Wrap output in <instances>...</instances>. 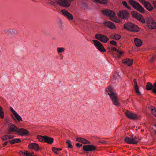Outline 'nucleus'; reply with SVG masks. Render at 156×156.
<instances>
[{"label":"nucleus","instance_id":"obj_27","mask_svg":"<svg viewBox=\"0 0 156 156\" xmlns=\"http://www.w3.org/2000/svg\"><path fill=\"white\" fill-rule=\"evenodd\" d=\"M13 115H14L15 118L18 121L20 122V121H22L21 118L17 112H16Z\"/></svg>","mask_w":156,"mask_h":156},{"label":"nucleus","instance_id":"obj_10","mask_svg":"<svg viewBox=\"0 0 156 156\" xmlns=\"http://www.w3.org/2000/svg\"><path fill=\"white\" fill-rule=\"evenodd\" d=\"M95 37L100 41L105 43L107 42L109 40L108 38L105 35L100 34H96Z\"/></svg>","mask_w":156,"mask_h":156},{"label":"nucleus","instance_id":"obj_12","mask_svg":"<svg viewBox=\"0 0 156 156\" xmlns=\"http://www.w3.org/2000/svg\"><path fill=\"white\" fill-rule=\"evenodd\" d=\"M146 89L147 90L152 89V91L156 94V82L153 85L151 83L148 82L146 86Z\"/></svg>","mask_w":156,"mask_h":156},{"label":"nucleus","instance_id":"obj_43","mask_svg":"<svg viewBox=\"0 0 156 156\" xmlns=\"http://www.w3.org/2000/svg\"><path fill=\"white\" fill-rule=\"evenodd\" d=\"M10 109L11 111L12 112L13 114H15L16 112L13 109V108L11 107H10Z\"/></svg>","mask_w":156,"mask_h":156},{"label":"nucleus","instance_id":"obj_39","mask_svg":"<svg viewBox=\"0 0 156 156\" xmlns=\"http://www.w3.org/2000/svg\"><path fill=\"white\" fill-rule=\"evenodd\" d=\"M110 44H111L116 46L117 45V43L116 41L113 40L111 41L110 42Z\"/></svg>","mask_w":156,"mask_h":156},{"label":"nucleus","instance_id":"obj_30","mask_svg":"<svg viewBox=\"0 0 156 156\" xmlns=\"http://www.w3.org/2000/svg\"><path fill=\"white\" fill-rule=\"evenodd\" d=\"M16 31L15 30L9 29V35L15 34H16Z\"/></svg>","mask_w":156,"mask_h":156},{"label":"nucleus","instance_id":"obj_48","mask_svg":"<svg viewBox=\"0 0 156 156\" xmlns=\"http://www.w3.org/2000/svg\"><path fill=\"white\" fill-rule=\"evenodd\" d=\"M9 29H5L2 32H5L6 33H7L8 34H9Z\"/></svg>","mask_w":156,"mask_h":156},{"label":"nucleus","instance_id":"obj_41","mask_svg":"<svg viewBox=\"0 0 156 156\" xmlns=\"http://www.w3.org/2000/svg\"><path fill=\"white\" fill-rule=\"evenodd\" d=\"M139 1L144 4V6L146 4L147 2V1H145L144 0H139Z\"/></svg>","mask_w":156,"mask_h":156},{"label":"nucleus","instance_id":"obj_52","mask_svg":"<svg viewBox=\"0 0 156 156\" xmlns=\"http://www.w3.org/2000/svg\"><path fill=\"white\" fill-rule=\"evenodd\" d=\"M51 4L53 5H54L55 4V3L54 2H51Z\"/></svg>","mask_w":156,"mask_h":156},{"label":"nucleus","instance_id":"obj_5","mask_svg":"<svg viewBox=\"0 0 156 156\" xmlns=\"http://www.w3.org/2000/svg\"><path fill=\"white\" fill-rule=\"evenodd\" d=\"M37 138L40 142H46L49 144H52L54 141L53 138L46 136H38Z\"/></svg>","mask_w":156,"mask_h":156},{"label":"nucleus","instance_id":"obj_54","mask_svg":"<svg viewBox=\"0 0 156 156\" xmlns=\"http://www.w3.org/2000/svg\"><path fill=\"white\" fill-rule=\"evenodd\" d=\"M132 137H133V135H131L130 138H132Z\"/></svg>","mask_w":156,"mask_h":156},{"label":"nucleus","instance_id":"obj_34","mask_svg":"<svg viewBox=\"0 0 156 156\" xmlns=\"http://www.w3.org/2000/svg\"><path fill=\"white\" fill-rule=\"evenodd\" d=\"M122 3L124 6L127 8L128 9H131V7L128 5L127 3L125 1H123Z\"/></svg>","mask_w":156,"mask_h":156},{"label":"nucleus","instance_id":"obj_2","mask_svg":"<svg viewBox=\"0 0 156 156\" xmlns=\"http://www.w3.org/2000/svg\"><path fill=\"white\" fill-rule=\"evenodd\" d=\"M106 91L112 100L113 105L118 106L119 105V103L117 94L113 92L112 88L110 86H108V90Z\"/></svg>","mask_w":156,"mask_h":156},{"label":"nucleus","instance_id":"obj_18","mask_svg":"<svg viewBox=\"0 0 156 156\" xmlns=\"http://www.w3.org/2000/svg\"><path fill=\"white\" fill-rule=\"evenodd\" d=\"M29 148L31 149H34L36 151H38L39 150V147L38 144L35 143H31L28 146Z\"/></svg>","mask_w":156,"mask_h":156},{"label":"nucleus","instance_id":"obj_4","mask_svg":"<svg viewBox=\"0 0 156 156\" xmlns=\"http://www.w3.org/2000/svg\"><path fill=\"white\" fill-rule=\"evenodd\" d=\"M123 27L125 29L132 32H137L139 30L137 26L131 23H125Z\"/></svg>","mask_w":156,"mask_h":156},{"label":"nucleus","instance_id":"obj_35","mask_svg":"<svg viewBox=\"0 0 156 156\" xmlns=\"http://www.w3.org/2000/svg\"><path fill=\"white\" fill-rule=\"evenodd\" d=\"M82 143H83L85 144H90V141L87 140H86L85 139H84L83 138V139H82Z\"/></svg>","mask_w":156,"mask_h":156},{"label":"nucleus","instance_id":"obj_51","mask_svg":"<svg viewBox=\"0 0 156 156\" xmlns=\"http://www.w3.org/2000/svg\"><path fill=\"white\" fill-rule=\"evenodd\" d=\"M101 142L103 144H105L106 143V141H102Z\"/></svg>","mask_w":156,"mask_h":156},{"label":"nucleus","instance_id":"obj_24","mask_svg":"<svg viewBox=\"0 0 156 156\" xmlns=\"http://www.w3.org/2000/svg\"><path fill=\"white\" fill-rule=\"evenodd\" d=\"M21 153L22 154L25 155V156H36L35 155H33L34 154V152H29L27 151H25L24 152L22 151Z\"/></svg>","mask_w":156,"mask_h":156},{"label":"nucleus","instance_id":"obj_40","mask_svg":"<svg viewBox=\"0 0 156 156\" xmlns=\"http://www.w3.org/2000/svg\"><path fill=\"white\" fill-rule=\"evenodd\" d=\"M83 138L81 137H78L76 138V140L77 142H79L82 143Z\"/></svg>","mask_w":156,"mask_h":156},{"label":"nucleus","instance_id":"obj_22","mask_svg":"<svg viewBox=\"0 0 156 156\" xmlns=\"http://www.w3.org/2000/svg\"><path fill=\"white\" fill-rule=\"evenodd\" d=\"M135 44L136 46L140 47L142 44V41L138 38H135L134 40Z\"/></svg>","mask_w":156,"mask_h":156},{"label":"nucleus","instance_id":"obj_38","mask_svg":"<svg viewBox=\"0 0 156 156\" xmlns=\"http://www.w3.org/2000/svg\"><path fill=\"white\" fill-rule=\"evenodd\" d=\"M14 139L15 143H18L21 142V140L19 138H16Z\"/></svg>","mask_w":156,"mask_h":156},{"label":"nucleus","instance_id":"obj_31","mask_svg":"<svg viewBox=\"0 0 156 156\" xmlns=\"http://www.w3.org/2000/svg\"><path fill=\"white\" fill-rule=\"evenodd\" d=\"M151 111L152 114L156 117V108L154 107H153L151 109Z\"/></svg>","mask_w":156,"mask_h":156},{"label":"nucleus","instance_id":"obj_7","mask_svg":"<svg viewBox=\"0 0 156 156\" xmlns=\"http://www.w3.org/2000/svg\"><path fill=\"white\" fill-rule=\"evenodd\" d=\"M73 0H55L57 4L61 6L69 7L70 5V2Z\"/></svg>","mask_w":156,"mask_h":156},{"label":"nucleus","instance_id":"obj_29","mask_svg":"<svg viewBox=\"0 0 156 156\" xmlns=\"http://www.w3.org/2000/svg\"><path fill=\"white\" fill-rule=\"evenodd\" d=\"M4 112L2 109V107L0 106V117L2 119L4 118Z\"/></svg>","mask_w":156,"mask_h":156},{"label":"nucleus","instance_id":"obj_45","mask_svg":"<svg viewBox=\"0 0 156 156\" xmlns=\"http://www.w3.org/2000/svg\"><path fill=\"white\" fill-rule=\"evenodd\" d=\"M152 4L155 8H156V2L154 1H153L152 2Z\"/></svg>","mask_w":156,"mask_h":156},{"label":"nucleus","instance_id":"obj_9","mask_svg":"<svg viewBox=\"0 0 156 156\" xmlns=\"http://www.w3.org/2000/svg\"><path fill=\"white\" fill-rule=\"evenodd\" d=\"M94 44L95 47L98 49L102 52H105L106 50L104 48L102 44L98 41L94 40H93Z\"/></svg>","mask_w":156,"mask_h":156},{"label":"nucleus","instance_id":"obj_20","mask_svg":"<svg viewBox=\"0 0 156 156\" xmlns=\"http://www.w3.org/2000/svg\"><path fill=\"white\" fill-rule=\"evenodd\" d=\"M104 25L109 28L113 29L115 28V25L113 23L110 22H106L104 23Z\"/></svg>","mask_w":156,"mask_h":156},{"label":"nucleus","instance_id":"obj_53","mask_svg":"<svg viewBox=\"0 0 156 156\" xmlns=\"http://www.w3.org/2000/svg\"><path fill=\"white\" fill-rule=\"evenodd\" d=\"M57 149H58V151H59L62 150V149L61 148H57Z\"/></svg>","mask_w":156,"mask_h":156},{"label":"nucleus","instance_id":"obj_21","mask_svg":"<svg viewBox=\"0 0 156 156\" xmlns=\"http://www.w3.org/2000/svg\"><path fill=\"white\" fill-rule=\"evenodd\" d=\"M144 6L148 10L150 11H152L154 9L153 7L151 5V4L148 2Z\"/></svg>","mask_w":156,"mask_h":156},{"label":"nucleus","instance_id":"obj_6","mask_svg":"<svg viewBox=\"0 0 156 156\" xmlns=\"http://www.w3.org/2000/svg\"><path fill=\"white\" fill-rule=\"evenodd\" d=\"M125 140L128 144H136L139 141L140 139L139 138L136 136L132 137V138L126 136L125 138Z\"/></svg>","mask_w":156,"mask_h":156},{"label":"nucleus","instance_id":"obj_14","mask_svg":"<svg viewBox=\"0 0 156 156\" xmlns=\"http://www.w3.org/2000/svg\"><path fill=\"white\" fill-rule=\"evenodd\" d=\"M96 147L92 145H84L83 147V150L86 151H95Z\"/></svg>","mask_w":156,"mask_h":156},{"label":"nucleus","instance_id":"obj_37","mask_svg":"<svg viewBox=\"0 0 156 156\" xmlns=\"http://www.w3.org/2000/svg\"><path fill=\"white\" fill-rule=\"evenodd\" d=\"M52 149L54 152L56 154H58V151L57 148L55 147H52Z\"/></svg>","mask_w":156,"mask_h":156},{"label":"nucleus","instance_id":"obj_11","mask_svg":"<svg viewBox=\"0 0 156 156\" xmlns=\"http://www.w3.org/2000/svg\"><path fill=\"white\" fill-rule=\"evenodd\" d=\"M125 114L127 118L130 119H136L138 118L136 114L128 110L125 112Z\"/></svg>","mask_w":156,"mask_h":156},{"label":"nucleus","instance_id":"obj_49","mask_svg":"<svg viewBox=\"0 0 156 156\" xmlns=\"http://www.w3.org/2000/svg\"><path fill=\"white\" fill-rule=\"evenodd\" d=\"M76 146L77 147H79L81 146H82V144H80L79 143H77L76 144Z\"/></svg>","mask_w":156,"mask_h":156},{"label":"nucleus","instance_id":"obj_19","mask_svg":"<svg viewBox=\"0 0 156 156\" xmlns=\"http://www.w3.org/2000/svg\"><path fill=\"white\" fill-rule=\"evenodd\" d=\"M133 60L126 58L122 60V63L128 66H131L133 63Z\"/></svg>","mask_w":156,"mask_h":156},{"label":"nucleus","instance_id":"obj_16","mask_svg":"<svg viewBox=\"0 0 156 156\" xmlns=\"http://www.w3.org/2000/svg\"><path fill=\"white\" fill-rule=\"evenodd\" d=\"M61 12L63 15L65 16H66L68 19L71 20H73V16L67 10L65 9H63L62 10Z\"/></svg>","mask_w":156,"mask_h":156},{"label":"nucleus","instance_id":"obj_36","mask_svg":"<svg viewBox=\"0 0 156 156\" xmlns=\"http://www.w3.org/2000/svg\"><path fill=\"white\" fill-rule=\"evenodd\" d=\"M66 143L68 144V147L69 148H71L72 147V146L71 144V142L69 140H68L66 141Z\"/></svg>","mask_w":156,"mask_h":156},{"label":"nucleus","instance_id":"obj_13","mask_svg":"<svg viewBox=\"0 0 156 156\" xmlns=\"http://www.w3.org/2000/svg\"><path fill=\"white\" fill-rule=\"evenodd\" d=\"M118 16L122 19H126L129 17V13L126 11L124 10L120 11L118 13Z\"/></svg>","mask_w":156,"mask_h":156},{"label":"nucleus","instance_id":"obj_56","mask_svg":"<svg viewBox=\"0 0 156 156\" xmlns=\"http://www.w3.org/2000/svg\"><path fill=\"white\" fill-rule=\"evenodd\" d=\"M13 119H14V118H13Z\"/></svg>","mask_w":156,"mask_h":156},{"label":"nucleus","instance_id":"obj_33","mask_svg":"<svg viewBox=\"0 0 156 156\" xmlns=\"http://www.w3.org/2000/svg\"><path fill=\"white\" fill-rule=\"evenodd\" d=\"M57 50L58 53H61L64 52V49L63 48L58 47L57 48Z\"/></svg>","mask_w":156,"mask_h":156},{"label":"nucleus","instance_id":"obj_8","mask_svg":"<svg viewBox=\"0 0 156 156\" xmlns=\"http://www.w3.org/2000/svg\"><path fill=\"white\" fill-rule=\"evenodd\" d=\"M101 12L103 14L110 16L111 20L115 22V14L114 12L110 10L106 9V10H103L101 11Z\"/></svg>","mask_w":156,"mask_h":156},{"label":"nucleus","instance_id":"obj_17","mask_svg":"<svg viewBox=\"0 0 156 156\" xmlns=\"http://www.w3.org/2000/svg\"><path fill=\"white\" fill-rule=\"evenodd\" d=\"M147 25L150 29L156 28V23L153 20H151L149 21L147 24Z\"/></svg>","mask_w":156,"mask_h":156},{"label":"nucleus","instance_id":"obj_15","mask_svg":"<svg viewBox=\"0 0 156 156\" xmlns=\"http://www.w3.org/2000/svg\"><path fill=\"white\" fill-rule=\"evenodd\" d=\"M132 14L133 16L141 21L143 23H145V20L143 18L142 16L139 13L136 12H134L132 13Z\"/></svg>","mask_w":156,"mask_h":156},{"label":"nucleus","instance_id":"obj_32","mask_svg":"<svg viewBox=\"0 0 156 156\" xmlns=\"http://www.w3.org/2000/svg\"><path fill=\"white\" fill-rule=\"evenodd\" d=\"M134 88L136 93L138 95H140V92L139 90L138 86H134Z\"/></svg>","mask_w":156,"mask_h":156},{"label":"nucleus","instance_id":"obj_44","mask_svg":"<svg viewBox=\"0 0 156 156\" xmlns=\"http://www.w3.org/2000/svg\"><path fill=\"white\" fill-rule=\"evenodd\" d=\"M156 57V55H154L151 57V59L150 60V61L151 62H153L154 59Z\"/></svg>","mask_w":156,"mask_h":156},{"label":"nucleus","instance_id":"obj_3","mask_svg":"<svg viewBox=\"0 0 156 156\" xmlns=\"http://www.w3.org/2000/svg\"><path fill=\"white\" fill-rule=\"evenodd\" d=\"M129 2L135 9L141 13H144L145 10L135 0H129Z\"/></svg>","mask_w":156,"mask_h":156},{"label":"nucleus","instance_id":"obj_46","mask_svg":"<svg viewBox=\"0 0 156 156\" xmlns=\"http://www.w3.org/2000/svg\"><path fill=\"white\" fill-rule=\"evenodd\" d=\"M133 82L134 83L135 86H138V85H137V82H136V80L135 79H134Z\"/></svg>","mask_w":156,"mask_h":156},{"label":"nucleus","instance_id":"obj_26","mask_svg":"<svg viewBox=\"0 0 156 156\" xmlns=\"http://www.w3.org/2000/svg\"><path fill=\"white\" fill-rule=\"evenodd\" d=\"M111 50L112 51H116L118 54L117 55V57H119L122 54V52L117 50L115 48H112L111 49Z\"/></svg>","mask_w":156,"mask_h":156},{"label":"nucleus","instance_id":"obj_1","mask_svg":"<svg viewBox=\"0 0 156 156\" xmlns=\"http://www.w3.org/2000/svg\"><path fill=\"white\" fill-rule=\"evenodd\" d=\"M8 129L7 132L8 134L16 132L20 134V135H26L29 133V131L27 130L23 129H19L12 123H9Z\"/></svg>","mask_w":156,"mask_h":156},{"label":"nucleus","instance_id":"obj_55","mask_svg":"<svg viewBox=\"0 0 156 156\" xmlns=\"http://www.w3.org/2000/svg\"><path fill=\"white\" fill-rule=\"evenodd\" d=\"M155 126L156 127V125H155ZM155 133H156V131H155Z\"/></svg>","mask_w":156,"mask_h":156},{"label":"nucleus","instance_id":"obj_23","mask_svg":"<svg viewBox=\"0 0 156 156\" xmlns=\"http://www.w3.org/2000/svg\"><path fill=\"white\" fill-rule=\"evenodd\" d=\"M14 136L12 135H5L2 137V139L3 141H5L8 139L12 138Z\"/></svg>","mask_w":156,"mask_h":156},{"label":"nucleus","instance_id":"obj_42","mask_svg":"<svg viewBox=\"0 0 156 156\" xmlns=\"http://www.w3.org/2000/svg\"><path fill=\"white\" fill-rule=\"evenodd\" d=\"M9 120L8 118H6L5 119L4 122V124H6L8 123L9 122Z\"/></svg>","mask_w":156,"mask_h":156},{"label":"nucleus","instance_id":"obj_50","mask_svg":"<svg viewBox=\"0 0 156 156\" xmlns=\"http://www.w3.org/2000/svg\"><path fill=\"white\" fill-rule=\"evenodd\" d=\"M9 142V141H7V142H6L5 143H4V144H3V145L4 146H5L7 144H8V143Z\"/></svg>","mask_w":156,"mask_h":156},{"label":"nucleus","instance_id":"obj_25","mask_svg":"<svg viewBox=\"0 0 156 156\" xmlns=\"http://www.w3.org/2000/svg\"><path fill=\"white\" fill-rule=\"evenodd\" d=\"M110 37L111 38L113 39H119L121 37L120 35L118 34H113L112 35L110 36Z\"/></svg>","mask_w":156,"mask_h":156},{"label":"nucleus","instance_id":"obj_28","mask_svg":"<svg viewBox=\"0 0 156 156\" xmlns=\"http://www.w3.org/2000/svg\"><path fill=\"white\" fill-rule=\"evenodd\" d=\"M94 2H98L101 4H105L107 3L106 0H94Z\"/></svg>","mask_w":156,"mask_h":156},{"label":"nucleus","instance_id":"obj_47","mask_svg":"<svg viewBox=\"0 0 156 156\" xmlns=\"http://www.w3.org/2000/svg\"><path fill=\"white\" fill-rule=\"evenodd\" d=\"M9 142L11 144H15V142L14 139H13L12 140H9Z\"/></svg>","mask_w":156,"mask_h":156}]
</instances>
